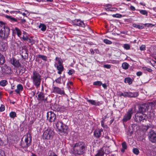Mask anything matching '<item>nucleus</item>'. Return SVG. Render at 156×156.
Here are the masks:
<instances>
[{
	"label": "nucleus",
	"instance_id": "f257e3e1",
	"mask_svg": "<svg viewBox=\"0 0 156 156\" xmlns=\"http://www.w3.org/2000/svg\"><path fill=\"white\" fill-rule=\"evenodd\" d=\"M87 147L84 142L79 141L74 143L72 154L75 156H81L85 153Z\"/></svg>",
	"mask_w": 156,
	"mask_h": 156
},
{
	"label": "nucleus",
	"instance_id": "f03ea898",
	"mask_svg": "<svg viewBox=\"0 0 156 156\" xmlns=\"http://www.w3.org/2000/svg\"><path fill=\"white\" fill-rule=\"evenodd\" d=\"M32 138L31 134L29 133H27L21 139L20 146L23 149H27L31 144Z\"/></svg>",
	"mask_w": 156,
	"mask_h": 156
},
{
	"label": "nucleus",
	"instance_id": "7ed1b4c3",
	"mask_svg": "<svg viewBox=\"0 0 156 156\" xmlns=\"http://www.w3.org/2000/svg\"><path fill=\"white\" fill-rule=\"evenodd\" d=\"M33 84L36 88L40 87L42 80L41 76L38 72L34 71L31 76Z\"/></svg>",
	"mask_w": 156,
	"mask_h": 156
},
{
	"label": "nucleus",
	"instance_id": "20e7f679",
	"mask_svg": "<svg viewBox=\"0 0 156 156\" xmlns=\"http://www.w3.org/2000/svg\"><path fill=\"white\" fill-rule=\"evenodd\" d=\"M10 29L7 26H0V37L2 39L5 40L8 37L10 33Z\"/></svg>",
	"mask_w": 156,
	"mask_h": 156
},
{
	"label": "nucleus",
	"instance_id": "39448f33",
	"mask_svg": "<svg viewBox=\"0 0 156 156\" xmlns=\"http://www.w3.org/2000/svg\"><path fill=\"white\" fill-rule=\"evenodd\" d=\"M136 112V107L135 105L131 108L129 109L123 117L122 121L123 122H126L130 120L132 115Z\"/></svg>",
	"mask_w": 156,
	"mask_h": 156
},
{
	"label": "nucleus",
	"instance_id": "423d86ee",
	"mask_svg": "<svg viewBox=\"0 0 156 156\" xmlns=\"http://www.w3.org/2000/svg\"><path fill=\"white\" fill-rule=\"evenodd\" d=\"M54 132L51 128L48 127L44 131L42 137L44 140H50L53 138Z\"/></svg>",
	"mask_w": 156,
	"mask_h": 156
},
{
	"label": "nucleus",
	"instance_id": "0eeeda50",
	"mask_svg": "<svg viewBox=\"0 0 156 156\" xmlns=\"http://www.w3.org/2000/svg\"><path fill=\"white\" fill-rule=\"evenodd\" d=\"M108 149V148L107 147H103L97 151V153L94 156H103L105 154H108L109 153V151Z\"/></svg>",
	"mask_w": 156,
	"mask_h": 156
},
{
	"label": "nucleus",
	"instance_id": "6e6552de",
	"mask_svg": "<svg viewBox=\"0 0 156 156\" xmlns=\"http://www.w3.org/2000/svg\"><path fill=\"white\" fill-rule=\"evenodd\" d=\"M10 63L15 67L18 68L21 66L20 60L15 57L12 56L9 58Z\"/></svg>",
	"mask_w": 156,
	"mask_h": 156
},
{
	"label": "nucleus",
	"instance_id": "1a4fd4ad",
	"mask_svg": "<svg viewBox=\"0 0 156 156\" xmlns=\"http://www.w3.org/2000/svg\"><path fill=\"white\" fill-rule=\"evenodd\" d=\"M47 118L50 123L54 122L56 119V114L52 111L48 112L47 113Z\"/></svg>",
	"mask_w": 156,
	"mask_h": 156
},
{
	"label": "nucleus",
	"instance_id": "9d476101",
	"mask_svg": "<svg viewBox=\"0 0 156 156\" xmlns=\"http://www.w3.org/2000/svg\"><path fill=\"white\" fill-rule=\"evenodd\" d=\"M148 136L150 141L153 143L156 142V133L151 129L149 131Z\"/></svg>",
	"mask_w": 156,
	"mask_h": 156
},
{
	"label": "nucleus",
	"instance_id": "9b49d317",
	"mask_svg": "<svg viewBox=\"0 0 156 156\" xmlns=\"http://www.w3.org/2000/svg\"><path fill=\"white\" fill-rule=\"evenodd\" d=\"M45 94L42 92H40L39 93L37 98V100L41 102H44V103H48L47 97L45 96Z\"/></svg>",
	"mask_w": 156,
	"mask_h": 156
},
{
	"label": "nucleus",
	"instance_id": "f8f14e48",
	"mask_svg": "<svg viewBox=\"0 0 156 156\" xmlns=\"http://www.w3.org/2000/svg\"><path fill=\"white\" fill-rule=\"evenodd\" d=\"M138 108L139 112L142 113L146 112L149 109L148 105L147 104V103L140 105L138 106Z\"/></svg>",
	"mask_w": 156,
	"mask_h": 156
},
{
	"label": "nucleus",
	"instance_id": "ddd939ff",
	"mask_svg": "<svg viewBox=\"0 0 156 156\" xmlns=\"http://www.w3.org/2000/svg\"><path fill=\"white\" fill-rule=\"evenodd\" d=\"M72 23L73 25L75 26H78L83 27L86 26L83 22L80 19H75L72 21Z\"/></svg>",
	"mask_w": 156,
	"mask_h": 156
},
{
	"label": "nucleus",
	"instance_id": "4468645a",
	"mask_svg": "<svg viewBox=\"0 0 156 156\" xmlns=\"http://www.w3.org/2000/svg\"><path fill=\"white\" fill-rule=\"evenodd\" d=\"M149 128V126L142 125L140 126L138 130V133H139L140 135H143Z\"/></svg>",
	"mask_w": 156,
	"mask_h": 156
},
{
	"label": "nucleus",
	"instance_id": "2eb2a0df",
	"mask_svg": "<svg viewBox=\"0 0 156 156\" xmlns=\"http://www.w3.org/2000/svg\"><path fill=\"white\" fill-rule=\"evenodd\" d=\"M52 92L60 94H65V92L63 89H62L59 87H53Z\"/></svg>",
	"mask_w": 156,
	"mask_h": 156
},
{
	"label": "nucleus",
	"instance_id": "dca6fc26",
	"mask_svg": "<svg viewBox=\"0 0 156 156\" xmlns=\"http://www.w3.org/2000/svg\"><path fill=\"white\" fill-rule=\"evenodd\" d=\"M59 131L60 132V133H59L60 135H62L63 134L62 133H63V134L67 135L68 132V126L63 124L62 126L60 129Z\"/></svg>",
	"mask_w": 156,
	"mask_h": 156
},
{
	"label": "nucleus",
	"instance_id": "f3484780",
	"mask_svg": "<svg viewBox=\"0 0 156 156\" xmlns=\"http://www.w3.org/2000/svg\"><path fill=\"white\" fill-rule=\"evenodd\" d=\"M103 131V129L102 128L96 129L94 132V136L96 138H100L101 136L102 132Z\"/></svg>",
	"mask_w": 156,
	"mask_h": 156
},
{
	"label": "nucleus",
	"instance_id": "a211bd4d",
	"mask_svg": "<svg viewBox=\"0 0 156 156\" xmlns=\"http://www.w3.org/2000/svg\"><path fill=\"white\" fill-rule=\"evenodd\" d=\"M12 36L14 37L16 34L18 37H20L22 34V32L21 30L17 27H15L14 29H12Z\"/></svg>",
	"mask_w": 156,
	"mask_h": 156
},
{
	"label": "nucleus",
	"instance_id": "6ab92c4d",
	"mask_svg": "<svg viewBox=\"0 0 156 156\" xmlns=\"http://www.w3.org/2000/svg\"><path fill=\"white\" fill-rule=\"evenodd\" d=\"M54 66L58 71L57 72L58 74H61L64 70V68L63 65H58L57 62H55L54 64Z\"/></svg>",
	"mask_w": 156,
	"mask_h": 156
},
{
	"label": "nucleus",
	"instance_id": "aec40b11",
	"mask_svg": "<svg viewBox=\"0 0 156 156\" xmlns=\"http://www.w3.org/2000/svg\"><path fill=\"white\" fill-rule=\"evenodd\" d=\"M1 69L5 75L7 74H9L10 73L11 69L7 66L3 67Z\"/></svg>",
	"mask_w": 156,
	"mask_h": 156
},
{
	"label": "nucleus",
	"instance_id": "412c9836",
	"mask_svg": "<svg viewBox=\"0 0 156 156\" xmlns=\"http://www.w3.org/2000/svg\"><path fill=\"white\" fill-rule=\"evenodd\" d=\"M23 88L22 85L21 84H19L17 86V89L15 90L17 94H20L21 91L23 90Z\"/></svg>",
	"mask_w": 156,
	"mask_h": 156
},
{
	"label": "nucleus",
	"instance_id": "4be33fe9",
	"mask_svg": "<svg viewBox=\"0 0 156 156\" xmlns=\"http://www.w3.org/2000/svg\"><path fill=\"white\" fill-rule=\"evenodd\" d=\"M21 56L24 59H27L28 58V50L25 49L22 53Z\"/></svg>",
	"mask_w": 156,
	"mask_h": 156
},
{
	"label": "nucleus",
	"instance_id": "5701e85b",
	"mask_svg": "<svg viewBox=\"0 0 156 156\" xmlns=\"http://www.w3.org/2000/svg\"><path fill=\"white\" fill-rule=\"evenodd\" d=\"M28 36V34L26 32L23 31L22 34L19 38L22 41H25L27 40Z\"/></svg>",
	"mask_w": 156,
	"mask_h": 156
},
{
	"label": "nucleus",
	"instance_id": "b1692460",
	"mask_svg": "<svg viewBox=\"0 0 156 156\" xmlns=\"http://www.w3.org/2000/svg\"><path fill=\"white\" fill-rule=\"evenodd\" d=\"M63 80V76H60L59 77L55 79V81H53V83H54L55 82L56 83L61 84L62 83H63L64 85L65 84V82L63 80H62V82L61 81V80Z\"/></svg>",
	"mask_w": 156,
	"mask_h": 156
},
{
	"label": "nucleus",
	"instance_id": "393cba45",
	"mask_svg": "<svg viewBox=\"0 0 156 156\" xmlns=\"http://www.w3.org/2000/svg\"><path fill=\"white\" fill-rule=\"evenodd\" d=\"M8 20L10 21L11 22H17L18 23V21L20 20V18H14L12 17L11 16H9Z\"/></svg>",
	"mask_w": 156,
	"mask_h": 156
},
{
	"label": "nucleus",
	"instance_id": "a878e982",
	"mask_svg": "<svg viewBox=\"0 0 156 156\" xmlns=\"http://www.w3.org/2000/svg\"><path fill=\"white\" fill-rule=\"evenodd\" d=\"M7 49V47L6 44L3 42L0 43V51H5Z\"/></svg>",
	"mask_w": 156,
	"mask_h": 156
},
{
	"label": "nucleus",
	"instance_id": "bb28decb",
	"mask_svg": "<svg viewBox=\"0 0 156 156\" xmlns=\"http://www.w3.org/2000/svg\"><path fill=\"white\" fill-rule=\"evenodd\" d=\"M87 101L89 103L95 106L99 105L100 102L99 101L96 102L95 100H88Z\"/></svg>",
	"mask_w": 156,
	"mask_h": 156
},
{
	"label": "nucleus",
	"instance_id": "cd10ccee",
	"mask_svg": "<svg viewBox=\"0 0 156 156\" xmlns=\"http://www.w3.org/2000/svg\"><path fill=\"white\" fill-rule=\"evenodd\" d=\"M52 107L51 106V109L54 111H58L59 110V107L60 105L56 103H54L53 105H52Z\"/></svg>",
	"mask_w": 156,
	"mask_h": 156
},
{
	"label": "nucleus",
	"instance_id": "c85d7f7f",
	"mask_svg": "<svg viewBox=\"0 0 156 156\" xmlns=\"http://www.w3.org/2000/svg\"><path fill=\"white\" fill-rule=\"evenodd\" d=\"M37 58H41L44 61H46L47 60L48 58L47 56L44 55L38 54L37 55Z\"/></svg>",
	"mask_w": 156,
	"mask_h": 156
},
{
	"label": "nucleus",
	"instance_id": "c756f323",
	"mask_svg": "<svg viewBox=\"0 0 156 156\" xmlns=\"http://www.w3.org/2000/svg\"><path fill=\"white\" fill-rule=\"evenodd\" d=\"M122 148L121 149V151L122 152L124 153L125 150L127 148V146L126 142H122Z\"/></svg>",
	"mask_w": 156,
	"mask_h": 156
},
{
	"label": "nucleus",
	"instance_id": "7c9ffc66",
	"mask_svg": "<svg viewBox=\"0 0 156 156\" xmlns=\"http://www.w3.org/2000/svg\"><path fill=\"white\" fill-rule=\"evenodd\" d=\"M55 60L57 62V63L58 65H63V61L60 58L56 57Z\"/></svg>",
	"mask_w": 156,
	"mask_h": 156
},
{
	"label": "nucleus",
	"instance_id": "2f4dec72",
	"mask_svg": "<svg viewBox=\"0 0 156 156\" xmlns=\"http://www.w3.org/2000/svg\"><path fill=\"white\" fill-rule=\"evenodd\" d=\"M55 124L56 126V128L59 130L63 125V123L62 122H57L56 123H55Z\"/></svg>",
	"mask_w": 156,
	"mask_h": 156
},
{
	"label": "nucleus",
	"instance_id": "473e14b6",
	"mask_svg": "<svg viewBox=\"0 0 156 156\" xmlns=\"http://www.w3.org/2000/svg\"><path fill=\"white\" fill-rule=\"evenodd\" d=\"M39 28L43 31H44L46 29V26L44 24L40 23L39 26Z\"/></svg>",
	"mask_w": 156,
	"mask_h": 156
},
{
	"label": "nucleus",
	"instance_id": "72a5a7b5",
	"mask_svg": "<svg viewBox=\"0 0 156 156\" xmlns=\"http://www.w3.org/2000/svg\"><path fill=\"white\" fill-rule=\"evenodd\" d=\"M132 79L129 77H126L124 79V82L126 83H128L129 85H130L132 83Z\"/></svg>",
	"mask_w": 156,
	"mask_h": 156
},
{
	"label": "nucleus",
	"instance_id": "f704fd0d",
	"mask_svg": "<svg viewBox=\"0 0 156 156\" xmlns=\"http://www.w3.org/2000/svg\"><path fill=\"white\" fill-rule=\"evenodd\" d=\"M147 104L148 105V109L150 107H151L152 109H154L156 104L154 102H148Z\"/></svg>",
	"mask_w": 156,
	"mask_h": 156
},
{
	"label": "nucleus",
	"instance_id": "c9c22d12",
	"mask_svg": "<svg viewBox=\"0 0 156 156\" xmlns=\"http://www.w3.org/2000/svg\"><path fill=\"white\" fill-rule=\"evenodd\" d=\"M5 61V58L4 56L0 53V65H2L4 64Z\"/></svg>",
	"mask_w": 156,
	"mask_h": 156
},
{
	"label": "nucleus",
	"instance_id": "e433bc0d",
	"mask_svg": "<svg viewBox=\"0 0 156 156\" xmlns=\"http://www.w3.org/2000/svg\"><path fill=\"white\" fill-rule=\"evenodd\" d=\"M8 84V81L6 80H2L0 81V85L2 87L6 86Z\"/></svg>",
	"mask_w": 156,
	"mask_h": 156
},
{
	"label": "nucleus",
	"instance_id": "4c0bfd02",
	"mask_svg": "<svg viewBox=\"0 0 156 156\" xmlns=\"http://www.w3.org/2000/svg\"><path fill=\"white\" fill-rule=\"evenodd\" d=\"M129 64L126 62H124L122 64V68L125 69H128L129 68Z\"/></svg>",
	"mask_w": 156,
	"mask_h": 156
},
{
	"label": "nucleus",
	"instance_id": "58836bf2",
	"mask_svg": "<svg viewBox=\"0 0 156 156\" xmlns=\"http://www.w3.org/2000/svg\"><path fill=\"white\" fill-rule=\"evenodd\" d=\"M147 155L148 156H156V153L153 151H148Z\"/></svg>",
	"mask_w": 156,
	"mask_h": 156
},
{
	"label": "nucleus",
	"instance_id": "ea45409f",
	"mask_svg": "<svg viewBox=\"0 0 156 156\" xmlns=\"http://www.w3.org/2000/svg\"><path fill=\"white\" fill-rule=\"evenodd\" d=\"M9 116L11 118L14 119L16 117V114L15 112L12 111L9 113Z\"/></svg>",
	"mask_w": 156,
	"mask_h": 156
},
{
	"label": "nucleus",
	"instance_id": "a19ab883",
	"mask_svg": "<svg viewBox=\"0 0 156 156\" xmlns=\"http://www.w3.org/2000/svg\"><path fill=\"white\" fill-rule=\"evenodd\" d=\"M122 47L126 50H128L130 49V45L129 44H123Z\"/></svg>",
	"mask_w": 156,
	"mask_h": 156
},
{
	"label": "nucleus",
	"instance_id": "79ce46f5",
	"mask_svg": "<svg viewBox=\"0 0 156 156\" xmlns=\"http://www.w3.org/2000/svg\"><path fill=\"white\" fill-rule=\"evenodd\" d=\"M102 85V83L101 81H97L93 83V85L100 86Z\"/></svg>",
	"mask_w": 156,
	"mask_h": 156
},
{
	"label": "nucleus",
	"instance_id": "37998d69",
	"mask_svg": "<svg viewBox=\"0 0 156 156\" xmlns=\"http://www.w3.org/2000/svg\"><path fill=\"white\" fill-rule=\"evenodd\" d=\"M146 117L144 114H143L142 115L139 116V119L140 122L141 121H143L144 120H145V117Z\"/></svg>",
	"mask_w": 156,
	"mask_h": 156
},
{
	"label": "nucleus",
	"instance_id": "c03bdc74",
	"mask_svg": "<svg viewBox=\"0 0 156 156\" xmlns=\"http://www.w3.org/2000/svg\"><path fill=\"white\" fill-rule=\"evenodd\" d=\"M20 14H22L23 16L27 17L28 16V12L27 10H24V12L23 10H22V11H21Z\"/></svg>",
	"mask_w": 156,
	"mask_h": 156
},
{
	"label": "nucleus",
	"instance_id": "a18cd8bd",
	"mask_svg": "<svg viewBox=\"0 0 156 156\" xmlns=\"http://www.w3.org/2000/svg\"><path fill=\"white\" fill-rule=\"evenodd\" d=\"M48 154L49 156H58L54 152L51 150L49 151Z\"/></svg>",
	"mask_w": 156,
	"mask_h": 156
},
{
	"label": "nucleus",
	"instance_id": "49530a36",
	"mask_svg": "<svg viewBox=\"0 0 156 156\" xmlns=\"http://www.w3.org/2000/svg\"><path fill=\"white\" fill-rule=\"evenodd\" d=\"M136 96V93H132L131 92H129L128 97H135Z\"/></svg>",
	"mask_w": 156,
	"mask_h": 156
},
{
	"label": "nucleus",
	"instance_id": "de8ad7c7",
	"mask_svg": "<svg viewBox=\"0 0 156 156\" xmlns=\"http://www.w3.org/2000/svg\"><path fill=\"white\" fill-rule=\"evenodd\" d=\"M103 41L105 43L108 44H110L112 43V42L111 41L107 39H104Z\"/></svg>",
	"mask_w": 156,
	"mask_h": 156
},
{
	"label": "nucleus",
	"instance_id": "09e8293b",
	"mask_svg": "<svg viewBox=\"0 0 156 156\" xmlns=\"http://www.w3.org/2000/svg\"><path fill=\"white\" fill-rule=\"evenodd\" d=\"M140 13L143 15H145L146 16L147 15V12L145 10H140Z\"/></svg>",
	"mask_w": 156,
	"mask_h": 156
},
{
	"label": "nucleus",
	"instance_id": "8fccbe9b",
	"mask_svg": "<svg viewBox=\"0 0 156 156\" xmlns=\"http://www.w3.org/2000/svg\"><path fill=\"white\" fill-rule=\"evenodd\" d=\"M112 16L113 17H116L118 18H120L122 17V15L119 14H113L112 15Z\"/></svg>",
	"mask_w": 156,
	"mask_h": 156
},
{
	"label": "nucleus",
	"instance_id": "3c124183",
	"mask_svg": "<svg viewBox=\"0 0 156 156\" xmlns=\"http://www.w3.org/2000/svg\"><path fill=\"white\" fill-rule=\"evenodd\" d=\"M75 73V70L73 69H71L69 70L68 73L69 75H71L74 74Z\"/></svg>",
	"mask_w": 156,
	"mask_h": 156
},
{
	"label": "nucleus",
	"instance_id": "603ef678",
	"mask_svg": "<svg viewBox=\"0 0 156 156\" xmlns=\"http://www.w3.org/2000/svg\"><path fill=\"white\" fill-rule=\"evenodd\" d=\"M59 110L58 111L60 112H63L65 110V107L64 106L60 105V106L59 107Z\"/></svg>",
	"mask_w": 156,
	"mask_h": 156
},
{
	"label": "nucleus",
	"instance_id": "864d4df0",
	"mask_svg": "<svg viewBox=\"0 0 156 156\" xmlns=\"http://www.w3.org/2000/svg\"><path fill=\"white\" fill-rule=\"evenodd\" d=\"M20 20V22H18V23H19L21 24H24L26 22V20L25 19H20V20Z\"/></svg>",
	"mask_w": 156,
	"mask_h": 156
},
{
	"label": "nucleus",
	"instance_id": "5fc2aeb1",
	"mask_svg": "<svg viewBox=\"0 0 156 156\" xmlns=\"http://www.w3.org/2000/svg\"><path fill=\"white\" fill-rule=\"evenodd\" d=\"M15 42H13L11 43V46L13 49H16L17 48L16 44H15Z\"/></svg>",
	"mask_w": 156,
	"mask_h": 156
},
{
	"label": "nucleus",
	"instance_id": "6e6d98bb",
	"mask_svg": "<svg viewBox=\"0 0 156 156\" xmlns=\"http://www.w3.org/2000/svg\"><path fill=\"white\" fill-rule=\"evenodd\" d=\"M73 83L72 82L69 81L67 83V87L69 88H71V87L70 86H73Z\"/></svg>",
	"mask_w": 156,
	"mask_h": 156
},
{
	"label": "nucleus",
	"instance_id": "4d7b16f0",
	"mask_svg": "<svg viewBox=\"0 0 156 156\" xmlns=\"http://www.w3.org/2000/svg\"><path fill=\"white\" fill-rule=\"evenodd\" d=\"M107 62L108 63L115 64L117 63V61L115 60H109Z\"/></svg>",
	"mask_w": 156,
	"mask_h": 156
},
{
	"label": "nucleus",
	"instance_id": "13d9d810",
	"mask_svg": "<svg viewBox=\"0 0 156 156\" xmlns=\"http://www.w3.org/2000/svg\"><path fill=\"white\" fill-rule=\"evenodd\" d=\"M5 106L3 105H1L0 107V112H2L5 110Z\"/></svg>",
	"mask_w": 156,
	"mask_h": 156
},
{
	"label": "nucleus",
	"instance_id": "bf43d9fd",
	"mask_svg": "<svg viewBox=\"0 0 156 156\" xmlns=\"http://www.w3.org/2000/svg\"><path fill=\"white\" fill-rule=\"evenodd\" d=\"M0 15L1 16L3 17H5L6 18H7V19L9 17V16L8 15H7L4 14V13H0Z\"/></svg>",
	"mask_w": 156,
	"mask_h": 156
},
{
	"label": "nucleus",
	"instance_id": "052dcab7",
	"mask_svg": "<svg viewBox=\"0 0 156 156\" xmlns=\"http://www.w3.org/2000/svg\"><path fill=\"white\" fill-rule=\"evenodd\" d=\"M21 42L19 41L17 42H15V44H16L17 47H18L21 46Z\"/></svg>",
	"mask_w": 156,
	"mask_h": 156
},
{
	"label": "nucleus",
	"instance_id": "680f3d73",
	"mask_svg": "<svg viewBox=\"0 0 156 156\" xmlns=\"http://www.w3.org/2000/svg\"><path fill=\"white\" fill-rule=\"evenodd\" d=\"M105 121V119H103L101 121V126L103 128H105L106 126L105 125L104 122Z\"/></svg>",
	"mask_w": 156,
	"mask_h": 156
},
{
	"label": "nucleus",
	"instance_id": "e2e57ef3",
	"mask_svg": "<svg viewBox=\"0 0 156 156\" xmlns=\"http://www.w3.org/2000/svg\"><path fill=\"white\" fill-rule=\"evenodd\" d=\"M152 62H150V63H151V65L155 67V68H156V62L153 60L152 61Z\"/></svg>",
	"mask_w": 156,
	"mask_h": 156
},
{
	"label": "nucleus",
	"instance_id": "0e129e2a",
	"mask_svg": "<svg viewBox=\"0 0 156 156\" xmlns=\"http://www.w3.org/2000/svg\"><path fill=\"white\" fill-rule=\"evenodd\" d=\"M146 46L144 45H142L140 47V49L141 51H144L145 50Z\"/></svg>",
	"mask_w": 156,
	"mask_h": 156
},
{
	"label": "nucleus",
	"instance_id": "69168bd1",
	"mask_svg": "<svg viewBox=\"0 0 156 156\" xmlns=\"http://www.w3.org/2000/svg\"><path fill=\"white\" fill-rule=\"evenodd\" d=\"M103 67L104 68L109 69L111 68V65L109 64H105L104 65Z\"/></svg>",
	"mask_w": 156,
	"mask_h": 156
},
{
	"label": "nucleus",
	"instance_id": "338daca9",
	"mask_svg": "<svg viewBox=\"0 0 156 156\" xmlns=\"http://www.w3.org/2000/svg\"><path fill=\"white\" fill-rule=\"evenodd\" d=\"M25 41H27L29 43H32L33 41V39L27 37V40Z\"/></svg>",
	"mask_w": 156,
	"mask_h": 156
},
{
	"label": "nucleus",
	"instance_id": "774afa93",
	"mask_svg": "<svg viewBox=\"0 0 156 156\" xmlns=\"http://www.w3.org/2000/svg\"><path fill=\"white\" fill-rule=\"evenodd\" d=\"M143 69L144 70H147L149 72H151L152 71V69L151 68H148L146 67H143Z\"/></svg>",
	"mask_w": 156,
	"mask_h": 156
}]
</instances>
